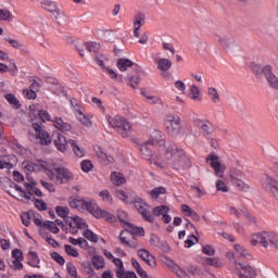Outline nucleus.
Returning <instances> with one entry per match:
<instances>
[{"label": "nucleus", "instance_id": "1", "mask_svg": "<svg viewBox=\"0 0 278 278\" xmlns=\"http://www.w3.org/2000/svg\"><path fill=\"white\" fill-rule=\"evenodd\" d=\"M162 162L167 166H172L175 170H186V168H190V160L186 156V152L179 149L175 143H169L166 147Z\"/></svg>", "mask_w": 278, "mask_h": 278}, {"label": "nucleus", "instance_id": "2", "mask_svg": "<svg viewBox=\"0 0 278 278\" xmlns=\"http://www.w3.org/2000/svg\"><path fill=\"white\" fill-rule=\"evenodd\" d=\"M70 205L74 210H78L79 207H83V210H86L87 212L92 214L94 218H104L108 220V223H112L114 220V215H112L110 212L105 210H101V207H99L97 203L88 202L85 200H78V199H74V200L70 199Z\"/></svg>", "mask_w": 278, "mask_h": 278}, {"label": "nucleus", "instance_id": "3", "mask_svg": "<svg viewBox=\"0 0 278 278\" xmlns=\"http://www.w3.org/2000/svg\"><path fill=\"white\" fill-rule=\"evenodd\" d=\"M43 168L49 179H55L59 184H68V181L73 180V173L62 165L54 163L51 166H45Z\"/></svg>", "mask_w": 278, "mask_h": 278}, {"label": "nucleus", "instance_id": "4", "mask_svg": "<svg viewBox=\"0 0 278 278\" xmlns=\"http://www.w3.org/2000/svg\"><path fill=\"white\" fill-rule=\"evenodd\" d=\"M157 144L159 147H164L166 144V141H164V139H161V140L150 139L146 141L143 144L139 146V151L143 160H147L148 162H150V164H153V160H154L155 166H160V168H164V165L162 163L153 159V150L151 148Z\"/></svg>", "mask_w": 278, "mask_h": 278}, {"label": "nucleus", "instance_id": "5", "mask_svg": "<svg viewBox=\"0 0 278 278\" xmlns=\"http://www.w3.org/2000/svg\"><path fill=\"white\" fill-rule=\"evenodd\" d=\"M109 124L111 127H114V129H117L122 138H129V136H131V123H129L127 118L123 116H115L114 118L109 117Z\"/></svg>", "mask_w": 278, "mask_h": 278}, {"label": "nucleus", "instance_id": "6", "mask_svg": "<svg viewBox=\"0 0 278 278\" xmlns=\"http://www.w3.org/2000/svg\"><path fill=\"white\" fill-rule=\"evenodd\" d=\"M206 164H210V166L213 168L216 177H219V179H223L225 177V170L227 166L223 165L220 163V157L216 155L214 152H211L206 159Z\"/></svg>", "mask_w": 278, "mask_h": 278}, {"label": "nucleus", "instance_id": "7", "mask_svg": "<svg viewBox=\"0 0 278 278\" xmlns=\"http://www.w3.org/2000/svg\"><path fill=\"white\" fill-rule=\"evenodd\" d=\"M165 129L168 136H172L173 138L179 136V134H181V118L173 117L172 119H168L165 123Z\"/></svg>", "mask_w": 278, "mask_h": 278}, {"label": "nucleus", "instance_id": "8", "mask_svg": "<svg viewBox=\"0 0 278 278\" xmlns=\"http://www.w3.org/2000/svg\"><path fill=\"white\" fill-rule=\"evenodd\" d=\"M263 75L270 88L273 90H278V77L273 73V66L271 65H265L263 66Z\"/></svg>", "mask_w": 278, "mask_h": 278}, {"label": "nucleus", "instance_id": "9", "mask_svg": "<svg viewBox=\"0 0 278 278\" xmlns=\"http://www.w3.org/2000/svg\"><path fill=\"white\" fill-rule=\"evenodd\" d=\"M135 207L138 210L139 214L143 217L147 223H153L155 220V217L151 214L150 206L142 202V201H136Z\"/></svg>", "mask_w": 278, "mask_h": 278}, {"label": "nucleus", "instance_id": "10", "mask_svg": "<svg viewBox=\"0 0 278 278\" xmlns=\"http://www.w3.org/2000/svg\"><path fill=\"white\" fill-rule=\"evenodd\" d=\"M261 186L265 192L271 193L273 190L278 186V181L273 176L263 174L261 178Z\"/></svg>", "mask_w": 278, "mask_h": 278}, {"label": "nucleus", "instance_id": "11", "mask_svg": "<svg viewBox=\"0 0 278 278\" xmlns=\"http://www.w3.org/2000/svg\"><path fill=\"white\" fill-rule=\"evenodd\" d=\"M138 255L151 268H155L157 266V261H155V256L151 254L149 250L147 249L138 250Z\"/></svg>", "mask_w": 278, "mask_h": 278}, {"label": "nucleus", "instance_id": "12", "mask_svg": "<svg viewBox=\"0 0 278 278\" xmlns=\"http://www.w3.org/2000/svg\"><path fill=\"white\" fill-rule=\"evenodd\" d=\"M65 223L71 229H88V224L79 216L70 217Z\"/></svg>", "mask_w": 278, "mask_h": 278}, {"label": "nucleus", "instance_id": "13", "mask_svg": "<svg viewBox=\"0 0 278 278\" xmlns=\"http://www.w3.org/2000/svg\"><path fill=\"white\" fill-rule=\"evenodd\" d=\"M52 138H53V142H54V146L58 149V151H61L62 153H64V151L66 150V147L68 144V141H66V137H64L60 132H54L52 135Z\"/></svg>", "mask_w": 278, "mask_h": 278}, {"label": "nucleus", "instance_id": "14", "mask_svg": "<svg viewBox=\"0 0 278 278\" xmlns=\"http://www.w3.org/2000/svg\"><path fill=\"white\" fill-rule=\"evenodd\" d=\"M216 38L220 45L225 49V51H231V47H233V35L228 34L225 36L216 35Z\"/></svg>", "mask_w": 278, "mask_h": 278}, {"label": "nucleus", "instance_id": "15", "mask_svg": "<svg viewBox=\"0 0 278 278\" xmlns=\"http://www.w3.org/2000/svg\"><path fill=\"white\" fill-rule=\"evenodd\" d=\"M40 165L29 161V160H26L22 163V168H24V170L26 173H36V170H42V168H45V161H40Z\"/></svg>", "mask_w": 278, "mask_h": 278}, {"label": "nucleus", "instance_id": "16", "mask_svg": "<svg viewBox=\"0 0 278 278\" xmlns=\"http://www.w3.org/2000/svg\"><path fill=\"white\" fill-rule=\"evenodd\" d=\"M236 268L237 270H243L244 275H247L245 277H249V278L257 277V270L251 265H247L244 263H238Z\"/></svg>", "mask_w": 278, "mask_h": 278}, {"label": "nucleus", "instance_id": "17", "mask_svg": "<svg viewBox=\"0 0 278 278\" xmlns=\"http://www.w3.org/2000/svg\"><path fill=\"white\" fill-rule=\"evenodd\" d=\"M124 229L125 233H130L131 236H144V228L134 226V224L125 223Z\"/></svg>", "mask_w": 278, "mask_h": 278}, {"label": "nucleus", "instance_id": "18", "mask_svg": "<svg viewBox=\"0 0 278 278\" xmlns=\"http://www.w3.org/2000/svg\"><path fill=\"white\" fill-rule=\"evenodd\" d=\"M181 212L185 216L191 217L192 220H194L195 223H199V220H201V216L199 215V213L192 210L188 204L181 205Z\"/></svg>", "mask_w": 278, "mask_h": 278}, {"label": "nucleus", "instance_id": "19", "mask_svg": "<svg viewBox=\"0 0 278 278\" xmlns=\"http://www.w3.org/2000/svg\"><path fill=\"white\" fill-rule=\"evenodd\" d=\"M254 238H257L258 243L264 247V249H268V240H270V232L269 231H262L254 233Z\"/></svg>", "mask_w": 278, "mask_h": 278}, {"label": "nucleus", "instance_id": "20", "mask_svg": "<svg viewBox=\"0 0 278 278\" xmlns=\"http://www.w3.org/2000/svg\"><path fill=\"white\" fill-rule=\"evenodd\" d=\"M127 232H125L124 230L119 233V241L121 244H124L125 247H128L129 249H138V247H140V244H138V242H136V240L134 241H129L127 240V236H125Z\"/></svg>", "mask_w": 278, "mask_h": 278}, {"label": "nucleus", "instance_id": "21", "mask_svg": "<svg viewBox=\"0 0 278 278\" xmlns=\"http://www.w3.org/2000/svg\"><path fill=\"white\" fill-rule=\"evenodd\" d=\"M53 123L59 131H71V129H73L71 124L65 123L64 119H62L61 117H55Z\"/></svg>", "mask_w": 278, "mask_h": 278}, {"label": "nucleus", "instance_id": "22", "mask_svg": "<svg viewBox=\"0 0 278 278\" xmlns=\"http://www.w3.org/2000/svg\"><path fill=\"white\" fill-rule=\"evenodd\" d=\"M91 264L96 270H101V268H105V260L103 258V256L98 254H94L91 257Z\"/></svg>", "mask_w": 278, "mask_h": 278}, {"label": "nucleus", "instance_id": "23", "mask_svg": "<svg viewBox=\"0 0 278 278\" xmlns=\"http://www.w3.org/2000/svg\"><path fill=\"white\" fill-rule=\"evenodd\" d=\"M96 154L97 157H99V160H103L104 162H106V164H112V162H114V157H112L111 155H108V152L103 151V148L98 147L96 149Z\"/></svg>", "mask_w": 278, "mask_h": 278}, {"label": "nucleus", "instance_id": "24", "mask_svg": "<svg viewBox=\"0 0 278 278\" xmlns=\"http://www.w3.org/2000/svg\"><path fill=\"white\" fill-rule=\"evenodd\" d=\"M23 260H24V256L20 255V257L16 256V260H9L8 264L10 268H12L13 270H23V263H22Z\"/></svg>", "mask_w": 278, "mask_h": 278}, {"label": "nucleus", "instance_id": "25", "mask_svg": "<svg viewBox=\"0 0 278 278\" xmlns=\"http://www.w3.org/2000/svg\"><path fill=\"white\" fill-rule=\"evenodd\" d=\"M111 179L114 184V186H123V184H126L127 179L125 176L121 173L113 172L111 174Z\"/></svg>", "mask_w": 278, "mask_h": 278}, {"label": "nucleus", "instance_id": "26", "mask_svg": "<svg viewBox=\"0 0 278 278\" xmlns=\"http://www.w3.org/2000/svg\"><path fill=\"white\" fill-rule=\"evenodd\" d=\"M34 216H38V213H36L34 210H29L27 213H23L21 216L23 225H25V227H29V223Z\"/></svg>", "mask_w": 278, "mask_h": 278}, {"label": "nucleus", "instance_id": "27", "mask_svg": "<svg viewBox=\"0 0 278 278\" xmlns=\"http://www.w3.org/2000/svg\"><path fill=\"white\" fill-rule=\"evenodd\" d=\"M76 112L78 114L77 119L81 125H85V127H92V122L84 114V112H81V109H76Z\"/></svg>", "mask_w": 278, "mask_h": 278}, {"label": "nucleus", "instance_id": "28", "mask_svg": "<svg viewBox=\"0 0 278 278\" xmlns=\"http://www.w3.org/2000/svg\"><path fill=\"white\" fill-rule=\"evenodd\" d=\"M131 66H134V62L129 59L117 60V68H119L122 72L127 71V68H131Z\"/></svg>", "mask_w": 278, "mask_h": 278}, {"label": "nucleus", "instance_id": "29", "mask_svg": "<svg viewBox=\"0 0 278 278\" xmlns=\"http://www.w3.org/2000/svg\"><path fill=\"white\" fill-rule=\"evenodd\" d=\"M68 144H71L75 155H77V157H84V155H86V150H84V148H79V146H77V142H75V140L70 139Z\"/></svg>", "mask_w": 278, "mask_h": 278}, {"label": "nucleus", "instance_id": "30", "mask_svg": "<svg viewBox=\"0 0 278 278\" xmlns=\"http://www.w3.org/2000/svg\"><path fill=\"white\" fill-rule=\"evenodd\" d=\"M170 66H173V62L168 59H160L157 62L159 71L166 73V71H170Z\"/></svg>", "mask_w": 278, "mask_h": 278}, {"label": "nucleus", "instance_id": "31", "mask_svg": "<svg viewBox=\"0 0 278 278\" xmlns=\"http://www.w3.org/2000/svg\"><path fill=\"white\" fill-rule=\"evenodd\" d=\"M127 85L130 86V88H132L134 90H136V88H138V86L140 85V76H134L131 74L127 75Z\"/></svg>", "mask_w": 278, "mask_h": 278}, {"label": "nucleus", "instance_id": "32", "mask_svg": "<svg viewBox=\"0 0 278 278\" xmlns=\"http://www.w3.org/2000/svg\"><path fill=\"white\" fill-rule=\"evenodd\" d=\"M68 212H70V208L67 206H56L55 207V213L61 218H64L65 223L71 218V216H68Z\"/></svg>", "mask_w": 278, "mask_h": 278}, {"label": "nucleus", "instance_id": "33", "mask_svg": "<svg viewBox=\"0 0 278 278\" xmlns=\"http://www.w3.org/2000/svg\"><path fill=\"white\" fill-rule=\"evenodd\" d=\"M52 15L54 16L59 25H64V23H66V14H64V12L60 10V8L53 11Z\"/></svg>", "mask_w": 278, "mask_h": 278}, {"label": "nucleus", "instance_id": "34", "mask_svg": "<svg viewBox=\"0 0 278 278\" xmlns=\"http://www.w3.org/2000/svg\"><path fill=\"white\" fill-rule=\"evenodd\" d=\"M144 23H146L144 13L138 12V13L134 16V27H138V29H140V27H142V25H144Z\"/></svg>", "mask_w": 278, "mask_h": 278}, {"label": "nucleus", "instance_id": "35", "mask_svg": "<svg viewBox=\"0 0 278 278\" xmlns=\"http://www.w3.org/2000/svg\"><path fill=\"white\" fill-rule=\"evenodd\" d=\"M4 99H7L10 105L15 108V110H18L21 108V102L18 101V99H16V96H14L13 93H7L4 96Z\"/></svg>", "mask_w": 278, "mask_h": 278}, {"label": "nucleus", "instance_id": "36", "mask_svg": "<svg viewBox=\"0 0 278 278\" xmlns=\"http://www.w3.org/2000/svg\"><path fill=\"white\" fill-rule=\"evenodd\" d=\"M68 241H70L71 244H74V247H81L83 249L88 247V241L86 239L81 238V237L78 238V239L70 237Z\"/></svg>", "mask_w": 278, "mask_h": 278}, {"label": "nucleus", "instance_id": "37", "mask_svg": "<svg viewBox=\"0 0 278 278\" xmlns=\"http://www.w3.org/2000/svg\"><path fill=\"white\" fill-rule=\"evenodd\" d=\"M84 238H86L87 240H89L90 242H94V244H97V242H99V236H97V233H94L92 230L90 229H86L83 232Z\"/></svg>", "mask_w": 278, "mask_h": 278}, {"label": "nucleus", "instance_id": "38", "mask_svg": "<svg viewBox=\"0 0 278 278\" xmlns=\"http://www.w3.org/2000/svg\"><path fill=\"white\" fill-rule=\"evenodd\" d=\"M170 212V207L166 205L155 206L153 210L154 216H164V214H168Z\"/></svg>", "mask_w": 278, "mask_h": 278}, {"label": "nucleus", "instance_id": "39", "mask_svg": "<svg viewBox=\"0 0 278 278\" xmlns=\"http://www.w3.org/2000/svg\"><path fill=\"white\" fill-rule=\"evenodd\" d=\"M37 137L39 138L41 144H51V137L49 136V132H47L46 130H41V132H39Z\"/></svg>", "mask_w": 278, "mask_h": 278}, {"label": "nucleus", "instance_id": "40", "mask_svg": "<svg viewBox=\"0 0 278 278\" xmlns=\"http://www.w3.org/2000/svg\"><path fill=\"white\" fill-rule=\"evenodd\" d=\"M85 46L89 53H99V50L101 49V45L92 41L86 42Z\"/></svg>", "mask_w": 278, "mask_h": 278}, {"label": "nucleus", "instance_id": "41", "mask_svg": "<svg viewBox=\"0 0 278 278\" xmlns=\"http://www.w3.org/2000/svg\"><path fill=\"white\" fill-rule=\"evenodd\" d=\"M29 255L31 257V261L35 262H28V265L31 266L33 268H40V257H38V253L37 252H29Z\"/></svg>", "mask_w": 278, "mask_h": 278}, {"label": "nucleus", "instance_id": "42", "mask_svg": "<svg viewBox=\"0 0 278 278\" xmlns=\"http://www.w3.org/2000/svg\"><path fill=\"white\" fill-rule=\"evenodd\" d=\"M205 263L207 264V266H214L215 268H220V266H223V262H220V258L218 257H206Z\"/></svg>", "mask_w": 278, "mask_h": 278}, {"label": "nucleus", "instance_id": "43", "mask_svg": "<svg viewBox=\"0 0 278 278\" xmlns=\"http://www.w3.org/2000/svg\"><path fill=\"white\" fill-rule=\"evenodd\" d=\"M160 194H166V188L155 187L152 191H150V195L152 197V199H159Z\"/></svg>", "mask_w": 278, "mask_h": 278}, {"label": "nucleus", "instance_id": "44", "mask_svg": "<svg viewBox=\"0 0 278 278\" xmlns=\"http://www.w3.org/2000/svg\"><path fill=\"white\" fill-rule=\"evenodd\" d=\"M208 94L211 96V100L214 103H220V94H218V91L216 90V88L214 87L208 88Z\"/></svg>", "mask_w": 278, "mask_h": 278}, {"label": "nucleus", "instance_id": "45", "mask_svg": "<svg viewBox=\"0 0 278 278\" xmlns=\"http://www.w3.org/2000/svg\"><path fill=\"white\" fill-rule=\"evenodd\" d=\"M80 166H81V170L84 173H90V170H92V168H94V165L92 164V161H90V160L83 161Z\"/></svg>", "mask_w": 278, "mask_h": 278}, {"label": "nucleus", "instance_id": "46", "mask_svg": "<svg viewBox=\"0 0 278 278\" xmlns=\"http://www.w3.org/2000/svg\"><path fill=\"white\" fill-rule=\"evenodd\" d=\"M200 128L203 131V136H212V134H214V128L212 127V124H210V123L202 124L200 126Z\"/></svg>", "mask_w": 278, "mask_h": 278}, {"label": "nucleus", "instance_id": "47", "mask_svg": "<svg viewBox=\"0 0 278 278\" xmlns=\"http://www.w3.org/2000/svg\"><path fill=\"white\" fill-rule=\"evenodd\" d=\"M33 201H35V206L37 207V210H39L40 212H47L46 202H43L40 199H37L36 197H33Z\"/></svg>", "mask_w": 278, "mask_h": 278}, {"label": "nucleus", "instance_id": "48", "mask_svg": "<svg viewBox=\"0 0 278 278\" xmlns=\"http://www.w3.org/2000/svg\"><path fill=\"white\" fill-rule=\"evenodd\" d=\"M65 253L72 257H79V252L71 244H65Z\"/></svg>", "mask_w": 278, "mask_h": 278}, {"label": "nucleus", "instance_id": "49", "mask_svg": "<svg viewBox=\"0 0 278 278\" xmlns=\"http://www.w3.org/2000/svg\"><path fill=\"white\" fill-rule=\"evenodd\" d=\"M51 257H52V260H54V262H56V264H59L60 266H64V264H66V261L64 260V256H61V254L58 253V252H52V253H51Z\"/></svg>", "mask_w": 278, "mask_h": 278}, {"label": "nucleus", "instance_id": "50", "mask_svg": "<svg viewBox=\"0 0 278 278\" xmlns=\"http://www.w3.org/2000/svg\"><path fill=\"white\" fill-rule=\"evenodd\" d=\"M43 7L46 8V10H47L48 12H51V14H53V12H55V10L59 9V8H58V3L52 2V1H46V2H43Z\"/></svg>", "mask_w": 278, "mask_h": 278}, {"label": "nucleus", "instance_id": "51", "mask_svg": "<svg viewBox=\"0 0 278 278\" xmlns=\"http://www.w3.org/2000/svg\"><path fill=\"white\" fill-rule=\"evenodd\" d=\"M116 277L117 278H138L135 271H116Z\"/></svg>", "mask_w": 278, "mask_h": 278}, {"label": "nucleus", "instance_id": "52", "mask_svg": "<svg viewBox=\"0 0 278 278\" xmlns=\"http://www.w3.org/2000/svg\"><path fill=\"white\" fill-rule=\"evenodd\" d=\"M96 62L98 65L101 66V68H105V62H108V56H105L104 54H97L96 55Z\"/></svg>", "mask_w": 278, "mask_h": 278}, {"label": "nucleus", "instance_id": "53", "mask_svg": "<svg viewBox=\"0 0 278 278\" xmlns=\"http://www.w3.org/2000/svg\"><path fill=\"white\" fill-rule=\"evenodd\" d=\"M216 186V190L219 192H229V188L227 187V185H225V181L223 180H217L215 182Z\"/></svg>", "mask_w": 278, "mask_h": 278}, {"label": "nucleus", "instance_id": "54", "mask_svg": "<svg viewBox=\"0 0 278 278\" xmlns=\"http://www.w3.org/2000/svg\"><path fill=\"white\" fill-rule=\"evenodd\" d=\"M66 269L70 276L77 277V267L72 262L66 264Z\"/></svg>", "mask_w": 278, "mask_h": 278}, {"label": "nucleus", "instance_id": "55", "mask_svg": "<svg viewBox=\"0 0 278 278\" xmlns=\"http://www.w3.org/2000/svg\"><path fill=\"white\" fill-rule=\"evenodd\" d=\"M5 42H9V45H11V47H13V49H23V45L21 42H18V40L16 39H12V38H4Z\"/></svg>", "mask_w": 278, "mask_h": 278}, {"label": "nucleus", "instance_id": "56", "mask_svg": "<svg viewBox=\"0 0 278 278\" xmlns=\"http://www.w3.org/2000/svg\"><path fill=\"white\" fill-rule=\"evenodd\" d=\"M250 68L254 75H262L264 74V67H261L257 63H251Z\"/></svg>", "mask_w": 278, "mask_h": 278}, {"label": "nucleus", "instance_id": "57", "mask_svg": "<svg viewBox=\"0 0 278 278\" xmlns=\"http://www.w3.org/2000/svg\"><path fill=\"white\" fill-rule=\"evenodd\" d=\"M37 116H39L42 123H46V121H51V116L49 115V112L45 110L37 111Z\"/></svg>", "mask_w": 278, "mask_h": 278}, {"label": "nucleus", "instance_id": "58", "mask_svg": "<svg viewBox=\"0 0 278 278\" xmlns=\"http://www.w3.org/2000/svg\"><path fill=\"white\" fill-rule=\"evenodd\" d=\"M189 94H192L191 99L193 100L199 99V94H201V90H199V87H197V85H191Z\"/></svg>", "mask_w": 278, "mask_h": 278}, {"label": "nucleus", "instance_id": "59", "mask_svg": "<svg viewBox=\"0 0 278 278\" xmlns=\"http://www.w3.org/2000/svg\"><path fill=\"white\" fill-rule=\"evenodd\" d=\"M202 252L204 253V255H208L211 257L216 255V250H214V247L212 245H204Z\"/></svg>", "mask_w": 278, "mask_h": 278}, {"label": "nucleus", "instance_id": "60", "mask_svg": "<svg viewBox=\"0 0 278 278\" xmlns=\"http://www.w3.org/2000/svg\"><path fill=\"white\" fill-rule=\"evenodd\" d=\"M48 84H53V86H58L59 92L55 91L54 94H60L61 92H64V87L62 85H60L58 79H55V78H48Z\"/></svg>", "mask_w": 278, "mask_h": 278}, {"label": "nucleus", "instance_id": "61", "mask_svg": "<svg viewBox=\"0 0 278 278\" xmlns=\"http://www.w3.org/2000/svg\"><path fill=\"white\" fill-rule=\"evenodd\" d=\"M113 264L118 266L116 273H125V266L123 265V260L121 258H113Z\"/></svg>", "mask_w": 278, "mask_h": 278}, {"label": "nucleus", "instance_id": "62", "mask_svg": "<svg viewBox=\"0 0 278 278\" xmlns=\"http://www.w3.org/2000/svg\"><path fill=\"white\" fill-rule=\"evenodd\" d=\"M236 186L239 188V190H242V192H249V190H250V186L249 185H247L244 181H242V180H238L237 182H236Z\"/></svg>", "mask_w": 278, "mask_h": 278}, {"label": "nucleus", "instance_id": "63", "mask_svg": "<svg viewBox=\"0 0 278 278\" xmlns=\"http://www.w3.org/2000/svg\"><path fill=\"white\" fill-rule=\"evenodd\" d=\"M23 93L26 99H36V97H38V94H36V91H34L33 89H24Z\"/></svg>", "mask_w": 278, "mask_h": 278}, {"label": "nucleus", "instance_id": "64", "mask_svg": "<svg viewBox=\"0 0 278 278\" xmlns=\"http://www.w3.org/2000/svg\"><path fill=\"white\" fill-rule=\"evenodd\" d=\"M10 11L0 9V21H10Z\"/></svg>", "mask_w": 278, "mask_h": 278}]
</instances>
